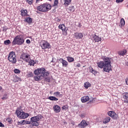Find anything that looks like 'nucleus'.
<instances>
[{
  "label": "nucleus",
  "instance_id": "obj_1",
  "mask_svg": "<svg viewBox=\"0 0 128 128\" xmlns=\"http://www.w3.org/2000/svg\"><path fill=\"white\" fill-rule=\"evenodd\" d=\"M101 58L104 62L100 61L97 62L98 68H104V72H108L110 70H112V65L110 64L112 63V58L106 56H102Z\"/></svg>",
  "mask_w": 128,
  "mask_h": 128
},
{
  "label": "nucleus",
  "instance_id": "obj_2",
  "mask_svg": "<svg viewBox=\"0 0 128 128\" xmlns=\"http://www.w3.org/2000/svg\"><path fill=\"white\" fill-rule=\"evenodd\" d=\"M34 74L36 75V76L34 77V80L36 81L42 80V78H46V76H48V74H50V72H46V70L44 68H40L34 71Z\"/></svg>",
  "mask_w": 128,
  "mask_h": 128
},
{
  "label": "nucleus",
  "instance_id": "obj_3",
  "mask_svg": "<svg viewBox=\"0 0 128 128\" xmlns=\"http://www.w3.org/2000/svg\"><path fill=\"white\" fill-rule=\"evenodd\" d=\"M42 118V116L38 114L36 116L31 118L30 122L26 121V124H31L32 126H40V124L38 122H40Z\"/></svg>",
  "mask_w": 128,
  "mask_h": 128
},
{
  "label": "nucleus",
  "instance_id": "obj_4",
  "mask_svg": "<svg viewBox=\"0 0 128 128\" xmlns=\"http://www.w3.org/2000/svg\"><path fill=\"white\" fill-rule=\"evenodd\" d=\"M24 36L22 35H18L14 38L12 44L14 46H16V44L22 46V44H24Z\"/></svg>",
  "mask_w": 128,
  "mask_h": 128
},
{
  "label": "nucleus",
  "instance_id": "obj_5",
  "mask_svg": "<svg viewBox=\"0 0 128 128\" xmlns=\"http://www.w3.org/2000/svg\"><path fill=\"white\" fill-rule=\"evenodd\" d=\"M52 6L48 3L42 4L37 7L38 10H39V12H48V10H50Z\"/></svg>",
  "mask_w": 128,
  "mask_h": 128
},
{
  "label": "nucleus",
  "instance_id": "obj_6",
  "mask_svg": "<svg viewBox=\"0 0 128 128\" xmlns=\"http://www.w3.org/2000/svg\"><path fill=\"white\" fill-rule=\"evenodd\" d=\"M16 114H17L18 118H28L30 116V114L28 113H26V112L23 110H20V108H17L16 112Z\"/></svg>",
  "mask_w": 128,
  "mask_h": 128
},
{
  "label": "nucleus",
  "instance_id": "obj_7",
  "mask_svg": "<svg viewBox=\"0 0 128 128\" xmlns=\"http://www.w3.org/2000/svg\"><path fill=\"white\" fill-rule=\"evenodd\" d=\"M8 60L12 64H16V57L14 52H12L9 54L8 56Z\"/></svg>",
  "mask_w": 128,
  "mask_h": 128
},
{
  "label": "nucleus",
  "instance_id": "obj_8",
  "mask_svg": "<svg viewBox=\"0 0 128 128\" xmlns=\"http://www.w3.org/2000/svg\"><path fill=\"white\" fill-rule=\"evenodd\" d=\"M20 58L24 62H29L30 60V55L28 53L23 52L21 54Z\"/></svg>",
  "mask_w": 128,
  "mask_h": 128
},
{
  "label": "nucleus",
  "instance_id": "obj_9",
  "mask_svg": "<svg viewBox=\"0 0 128 128\" xmlns=\"http://www.w3.org/2000/svg\"><path fill=\"white\" fill-rule=\"evenodd\" d=\"M40 46L42 50H46V48H50V44L46 41H43L40 43Z\"/></svg>",
  "mask_w": 128,
  "mask_h": 128
},
{
  "label": "nucleus",
  "instance_id": "obj_10",
  "mask_svg": "<svg viewBox=\"0 0 128 128\" xmlns=\"http://www.w3.org/2000/svg\"><path fill=\"white\" fill-rule=\"evenodd\" d=\"M59 62H60L61 64H62V66L64 68H67L68 66V62H67L66 60H64V58H60Z\"/></svg>",
  "mask_w": 128,
  "mask_h": 128
},
{
  "label": "nucleus",
  "instance_id": "obj_11",
  "mask_svg": "<svg viewBox=\"0 0 128 128\" xmlns=\"http://www.w3.org/2000/svg\"><path fill=\"white\" fill-rule=\"evenodd\" d=\"M58 28L60 30H62L63 32H67L68 28L64 26V24H60Z\"/></svg>",
  "mask_w": 128,
  "mask_h": 128
},
{
  "label": "nucleus",
  "instance_id": "obj_12",
  "mask_svg": "<svg viewBox=\"0 0 128 128\" xmlns=\"http://www.w3.org/2000/svg\"><path fill=\"white\" fill-rule=\"evenodd\" d=\"M88 126V123L84 120H82L80 122V123L78 124V128H86V126Z\"/></svg>",
  "mask_w": 128,
  "mask_h": 128
},
{
  "label": "nucleus",
  "instance_id": "obj_13",
  "mask_svg": "<svg viewBox=\"0 0 128 128\" xmlns=\"http://www.w3.org/2000/svg\"><path fill=\"white\" fill-rule=\"evenodd\" d=\"M92 40L95 42H100L102 40V38L98 37V36L95 35L92 38Z\"/></svg>",
  "mask_w": 128,
  "mask_h": 128
},
{
  "label": "nucleus",
  "instance_id": "obj_14",
  "mask_svg": "<svg viewBox=\"0 0 128 128\" xmlns=\"http://www.w3.org/2000/svg\"><path fill=\"white\" fill-rule=\"evenodd\" d=\"M74 36L78 40L82 38H84V34L82 33H75L74 34Z\"/></svg>",
  "mask_w": 128,
  "mask_h": 128
},
{
  "label": "nucleus",
  "instance_id": "obj_15",
  "mask_svg": "<svg viewBox=\"0 0 128 128\" xmlns=\"http://www.w3.org/2000/svg\"><path fill=\"white\" fill-rule=\"evenodd\" d=\"M53 110L54 112L58 114L60 112V107L58 105H55L53 106Z\"/></svg>",
  "mask_w": 128,
  "mask_h": 128
},
{
  "label": "nucleus",
  "instance_id": "obj_16",
  "mask_svg": "<svg viewBox=\"0 0 128 128\" xmlns=\"http://www.w3.org/2000/svg\"><path fill=\"white\" fill-rule=\"evenodd\" d=\"M81 100L82 102H86L90 100V97L88 96H84L81 98Z\"/></svg>",
  "mask_w": 128,
  "mask_h": 128
},
{
  "label": "nucleus",
  "instance_id": "obj_17",
  "mask_svg": "<svg viewBox=\"0 0 128 128\" xmlns=\"http://www.w3.org/2000/svg\"><path fill=\"white\" fill-rule=\"evenodd\" d=\"M123 98H124V102L128 104V93H124L123 94Z\"/></svg>",
  "mask_w": 128,
  "mask_h": 128
},
{
  "label": "nucleus",
  "instance_id": "obj_18",
  "mask_svg": "<svg viewBox=\"0 0 128 128\" xmlns=\"http://www.w3.org/2000/svg\"><path fill=\"white\" fill-rule=\"evenodd\" d=\"M28 62V64H29L30 66H34V64H36V62H34V60H32L30 58V60H29L28 62Z\"/></svg>",
  "mask_w": 128,
  "mask_h": 128
},
{
  "label": "nucleus",
  "instance_id": "obj_19",
  "mask_svg": "<svg viewBox=\"0 0 128 128\" xmlns=\"http://www.w3.org/2000/svg\"><path fill=\"white\" fill-rule=\"evenodd\" d=\"M64 0V4L66 6H68L69 4H70V2H72V0Z\"/></svg>",
  "mask_w": 128,
  "mask_h": 128
},
{
  "label": "nucleus",
  "instance_id": "obj_20",
  "mask_svg": "<svg viewBox=\"0 0 128 128\" xmlns=\"http://www.w3.org/2000/svg\"><path fill=\"white\" fill-rule=\"evenodd\" d=\"M67 60L68 62H74V58L72 57H70V56L66 57Z\"/></svg>",
  "mask_w": 128,
  "mask_h": 128
},
{
  "label": "nucleus",
  "instance_id": "obj_21",
  "mask_svg": "<svg viewBox=\"0 0 128 128\" xmlns=\"http://www.w3.org/2000/svg\"><path fill=\"white\" fill-rule=\"evenodd\" d=\"M89 68L90 70V72L93 74H94V76H96V74H98V72H96V70H94V68H92V66H90Z\"/></svg>",
  "mask_w": 128,
  "mask_h": 128
},
{
  "label": "nucleus",
  "instance_id": "obj_22",
  "mask_svg": "<svg viewBox=\"0 0 128 128\" xmlns=\"http://www.w3.org/2000/svg\"><path fill=\"white\" fill-rule=\"evenodd\" d=\"M28 14V10H22L21 12V16H26Z\"/></svg>",
  "mask_w": 128,
  "mask_h": 128
},
{
  "label": "nucleus",
  "instance_id": "obj_23",
  "mask_svg": "<svg viewBox=\"0 0 128 128\" xmlns=\"http://www.w3.org/2000/svg\"><path fill=\"white\" fill-rule=\"evenodd\" d=\"M48 98L50 100H54L55 102H56V100H58V98H56L55 96H49Z\"/></svg>",
  "mask_w": 128,
  "mask_h": 128
},
{
  "label": "nucleus",
  "instance_id": "obj_24",
  "mask_svg": "<svg viewBox=\"0 0 128 128\" xmlns=\"http://www.w3.org/2000/svg\"><path fill=\"white\" fill-rule=\"evenodd\" d=\"M54 96H56V98H58V97H62V94H60V93L58 92H56L54 93Z\"/></svg>",
  "mask_w": 128,
  "mask_h": 128
},
{
  "label": "nucleus",
  "instance_id": "obj_25",
  "mask_svg": "<svg viewBox=\"0 0 128 128\" xmlns=\"http://www.w3.org/2000/svg\"><path fill=\"white\" fill-rule=\"evenodd\" d=\"M32 18L30 17L26 18L24 20V22H28V24H32Z\"/></svg>",
  "mask_w": 128,
  "mask_h": 128
},
{
  "label": "nucleus",
  "instance_id": "obj_26",
  "mask_svg": "<svg viewBox=\"0 0 128 128\" xmlns=\"http://www.w3.org/2000/svg\"><path fill=\"white\" fill-rule=\"evenodd\" d=\"M113 120H118V115L116 114L115 112L113 114L112 117H111Z\"/></svg>",
  "mask_w": 128,
  "mask_h": 128
},
{
  "label": "nucleus",
  "instance_id": "obj_27",
  "mask_svg": "<svg viewBox=\"0 0 128 128\" xmlns=\"http://www.w3.org/2000/svg\"><path fill=\"white\" fill-rule=\"evenodd\" d=\"M120 26H124L126 24V21H124V19L123 18L120 20Z\"/></svg>",
  "mask_w": 128,
  "mask_h": 128
},
{
  "label": "nucleus",
  "instance_id": "obj_28",
  "mask_svg": "<svg viewBox=\"0 0 128 128\" xmlns=\"http://www.w3.org/2000/svg\"><path fill=\"white\" fill-rule=\"evenodd\" d=\"M90 86V84L88 82H86L84 84V87L85 88H88Z\"/></svg>",
  "mask_w": 128,
  "mask_h": 128
},
{
  "label": "nucleus",
  "instance_id": "obj_29",
  "mask_svg": "<svg viewBox=\"0 0 128 128\" xmlns=\"http://www.w3.org/2000/svg\"><path fill=\"white\" fill-rule=\"evenodd\" d=\"M110 122V117H106L104 120V124H108V122Z\"/></svg>",
  "mask_w": 128,
  "mask_h": 128
},
{
  "label": "nucleus",
  "instance_id": "obj_30",
  "mask_svg": "<svg viewBox=\"0 0 128 128\" xmlns=\"http://www.w3.org/2000/svg\"><path fill=\"white\" fill-rule=\"evenodd\" d=\"M126 50H124L122 51L119 52L118 54H120V56H124V54H126Z\"/></svg>",
  "mask_w": 128,
  "mask_h": 128
},
{
  "label": "nucleus",
  "instance_id": "obj_31",
  "mask_svg": "<svg viewBox=\"0 0 128 128\" xmlns=\"http://www.w3.org/2000/svg\"><path fill=\"white\" fill-rule=\"evenodd\" d=\"M75 10L76 9L74 8V6H70L68 8L69 12H74Z\"/></svg>",
  "mask_w": 128,
  "mask_h": 128
},
{
  "label": "nucleus",
  "instance_id": "obj_32",
  "mask_svg": "<svg viewBox=\"0 0 128 128\" xmlns=\"http://www.w3.org/2000/svg\"><path fill=\"white\" fill-rule=\"evenodd\" d=\"M114 111H109L108 112V114L109 116H110V118L112 117V116L114 115Z\"/></svg>",
  "mask_w": 128,
  "mask_h": 128
},
{
  "label": "nucleus",
  "instance_id": "obj_33",
  "mask_svg": "<svg viewBox=\"0 0 128 128\" xmlns=\"http://www.w3.org/2000/svg\"><path fill=\"white\" fill-rule=\"evenodd\" d=\"M10 44V40H6L4 42V44L5 46H8Z\"/></svg>",
  "mask_w": 128,
  "mask_h": 128
},
{
  "label": "nucleus",
  "instance_id": "obj_34",
  "mask_svg": "<svg viewBox=\"0 0 128 128\" xmlns=\"http://www.w3.org/2000/svg\"><path fill=\"white\" fill-rule=\"evenodd\" d=\"M18 124H21L22 126H24V124H26V120H23L18 122Z\"/></svg>",
  "mask_w": 128,
  "mask_h": 128
},
{
  "label": "nucleus",
  "instance_id": "obj_35",
  "mask_svg": "<svg viewBox=\"0 0 128 128\" xmlns=\"http://www.w3.org/2000/svg\"><path fill=\"white\" fill-rule=\"evenodd\" d=\"M26 2H28V4H34V0H26Z\"/></svg>",
  "mask_w": 128,
  "mask_h": 128
},
{
  "label": "nucleus",
  "instance_id": "obj_36",
  "mask_svg": "<svg viewBox=\"0 0 128 128\" xmlns=\"http://www.w3.org/2000/svg\"><path fill=\"white\" fill-rule=\"evenodd\" d=\"M58 0H54V6H58Z\"/></svg>",
  "mask_w": 128,
  "mask_h": 128
},
{
  "label": "nucleus",
  "instance_id": "obj_37",
  "mask_svg": "<svg viewBox=\"0 0 128 128\" xmlns=\"http://www.w3.org/2000/svg\"><path fill=\"white\" fill-rule=\"evenodd\" d=\"M14 72L15 74H20V70L18 69H15L14 70Z\"/></svg>",
  "mask_w": 128,
  "mask_h": 128
},
{
  "label": "nucleus",
  "instance_id": "obj_38",
  "mask_svg": "<svg viewBox=\"0 0 128 128\" xmlns=\"http://www.w3.org/2000/svg\"><path fill=\"white\" fill-rule=\"evenodd\" d=\"M47 77H45V80L46 82H49L50 81V78L46 76Z\"/></svg>",
  "mask_w": 128,
  "mask_h": 128
},
{
  "label": "nucleus",
  "instance_id": "obj_39",
  "mask_svg": "<svg viewBox=\"0 0 128 128\" xmlns=\"http://www.w3.org/2000/svg\"><path fill=\"white\" fill-rule=\"evenodd\" d=\"M20 78H18L14 80L13 82H20Z\"/></svg>",
  "mask_w": 128,
  "mask_h": 128
},
{
  "label": "nucleus",
  "instance_id": "obj_40",
  "mask_svg": "<svg viewBox=\"0 0 128 128\" xmlns=\"http://www.w3.org/2000/svg\"><path fill=\"white\" fill-rule=\"evenodd\" d=\"M124 2V0H116V2L117 4H119V2Z\"/></svg>",
  "mask_w": 128,
  "mask_h": 128
},
{
  "label": "nucleus",
  "instance_id": "obj_41",
  "mask_svg": "<svg viewBox=\"0 0 128 128\" xmlns=\"http://www.w3.org/2000/svg\"><path fill=\"white\" fill-rule=\"evenodd\" d=\"M6 120L8 122H12V119L10 118H7Z\"/></svg>",
  "mask_w": 128,
  "mask_h": 128
},
{
  "label": "nucleus",
  "instance_id": "obj_42",
  "mask_svg": "<svg viewBox=\"0 0 128 128\" xmlns=\"http://www.w3.org/2000/svg\"><path fill=\"white\" fill-rule=\"evenodd\" d=\"M0 126L2 128H4V125L2 123V122H0Z\"/></svg>",
  "mask_w": 128,
  "mask_h": 128
},
{
  "label": "nucleus",
  "instance_id": "obj_43",
  "mask_svg": "<svg viewBox=\"0 0 128 128\" xmlns=\"http://www.w3.org/2000/svg\"><path fill=\"white\" fill-rule=\"evenodd\" d=\"M7 99H8V96H5L3 98H2V100H7Z\"/></svg>",
  "mask_w": 128,
  "mask_h": 128
},
{
  "label": "nucleus",
  "instance_id": "obj_44",
  "mask_svg": "<svg viewBox=\"0 0 128 128\" xmlns=\"http://www.w3.org/2000/svg\"><path fill=\"white\" fill-rule=\"evenodd\" d=\"M62 110H67L66 106H63L62 107Z\"/></svg>",
  "mask_w": 128,
  "mask_h": 128
},
{
  "label": "nucleus",
  "instance_id": "obj_45",
  "mask_svg": "<svg viewBox=\"0 0 128 128\" xmlns=\"http://www.w3.org/2000/svg\"><path fill=\"white\" fill-rule=\"evenodd\" d=\"M126 84L128 86V77H127L126 79Z\"/></svg>",
  "mask_w": 128,
  "mask_h": 128
},
{
  "label": "nucleus",
  "instance_id": "obj_46",
  "mask_svg": "<svg viewBox=\"0 0 128 128\" xmlns=\"http://www.w3.org/2000/svg\"><path fill=\"white\" fill-rule=\"evenodd\" d=\"M26 44H30V40H26Z\"/></svg>",
  "mask_w": 128,
  "mask_h": 128
},
{
  "label": "nucleus",
  "instance_id": "obj_47",
  "mask_svg": "<svg viewBox=\"0 0 128 128\" xmlns=\"http://www.w3.org/2000/svg\"><path fill=\"white\" fill-rule=\"evenodd\" d=\"M76 66H78V68H80V64L78 63L76 65Z\"/></svg>",
  "mask_w": 128,
  "mask_h": 128
},
{
  "label": "nucleus",
  "instance_id": "obj_48",
  "mask_svg": "<svg viewBox=\"0 0 128 128\" xmlns=\"http://www.w3.org/2000/svg\"><path fill=\"white\" fill-rule=\"evenodd\" d=\"M40 2V0H36V4H38Z\"/></svg>",
  "mask_w": 128,
  "mask_h": 128
},
{
  "label": "nucleus",
  "instance_id": "obj_49",
  "mask_svg": "<svg viewBox=\"0 0 128 128\" xmlns=\"http://www.w3.org/2000/svg\"><path fill=\"white\" fill-rule=\"evenodd\" d=\"M72 124L73 126H74V124H75V123H74V122H72Z\"/></svg>",
  "mask_w": 128,
  "mask_h": 128
},
{
  "label": "nucleus",
  "instance_id": "obj_50",
  "mask_svg": "<svg viewBox=\"0 0 128 128\" xmlns=\"http://www.w3.org/2000/svg\"><path fill=\"white\" fill-rule=\"evenodd\" d=\"M2 90V87L1 86H0V90Z\"/></svg>",
  "mask_w": 128,
  "mask_h": 128
},
{
  "label": "nucleus",
  "instance_id": "obj_51",
  "mask_svg": "<svg viewBox=\"0 0 128 128\" xmlns=\"http://www.w3.org/2000/svg\"><path fill=\"white\" fill-rule=\"evenodd\" d=\"M30 75L31 76H32V72H30Z\"/></svg>",
  "mask_w": 128,
  "mask_h": 128
},
{
  "label": "nucleus",
  "instance_id": "obj_52",
  "mask_svg": "<svg viewBox=\"0 0 128 128\" xmlns=\"http://www.w3.org/2000/svg\"><path fill=\"white\" fill-rule=\"evenodd\" d=\"M49 0L50 2H52V0Z\"/></svg>",
  "mask_w": 128,
  "mask_h": 128
},
{
  "label": "nucleus",
  "instance_id": "obj_53",
  "mask_svg": "<svg viewBox=\"0 0 128 128\" xmlns=\"http://www.w3.org/2000/svg\"><path fill=\"white\" fill-rule=\"evenodd\" d=\"M60 20H59L58 21L60 22Z\"/></svg>",
  "mask_w": 128,
  "mask_h": 128
}]
</instances>
